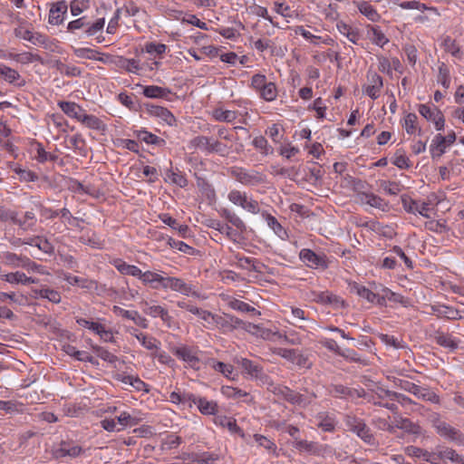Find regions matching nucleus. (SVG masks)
Masks as SVG:
<instances>
[{
    "instance_id": "obj_1",
    "label": "nucleus",
    "mask_w": 464,
    "mask_h": 464,
    "mask_svg": "<svg viewBox=\"0 0 464 464\" xmlns=\"http://www.w3.org/2000/svg\"><path fill=\"white\" fill-rule=\"evenodd\" d=\"M343 422L348 430L355 433L364 442L372 443L373 435L365 421L353 413L345 414Z\"/></svg>"
},
{
    "instance_id": "obj_2",
    "label": "nucleus",
    "mask_w": 464,
    "mask_h": 464,
    "mask_svg": "<svg viewBox=\"0 0 464 464\" xmlns=\"http://www.w3.org/2000/svg\"><path fill=\"white\" fill-rule=\"evenodd\" d=\"M105 25V19L99 18L94 23L87 21L86 16H82L76 20L70 22L67 25V30L70 33L84 28V34L88 37L96 36L98 33H102Z\"/></svg>"
},
{
    "instance_id": "obj_3",
    "label": "nucleus",
    "mask_w": 464,
    "mask_h": 464,
    "mask_svg": "<svg viewBox=\"0 0 464 464\" xmlns=\"http://www.w3.org/2000/svg\"><path fill=\"white\" fill-rule=\"evenodd\" d=\"M231 176L245 186H256L266 181V175L255 170L234 167L230 170Z\"/></svg>"
},
{
    "instance_id": "obj_4",
    "label": "nucleus",
    "mask_w": 464,
    "mask_h": 464,
    "mask_svg": "<svg viewBox=\"0 0 464 464\" xmlns=\"http://www.w3.org/2000/svg\"><path fill=\"white\" fill-rule=\"evenodd\" d=\"M431 421L432 426L435 428L438 434H440L441 437H444L447 440L457 442L459 444H464L463 434L459 430L450 426L449 423L441 420L438 413L433 414Z\"/></svg>"
},
{
    "instance_id": "obj_5",
    "label": "nucleus",
    "mask_w": 464,
    "mask_h": 464,
    "mask_svg": "<svg viewBox=\"0 0 464 464\" xmlns=\"http://www.w3.org/2000/svg\"><path fill=\"white\" fill-rule=\"evenodd\" d=\"M274 353L300 368L309 369L312 366L308 356L297 349L276 348Z\"/></svg>"
},
{
    "instance_id": "obj_6",
    "label": "nucleus",
    "mask_w": 464,
    "mask_h": 464,
    "mask_svg": "<svg viewBox=\"0 0 464 464\" xmlns=\"http://www.w3.org/2000/svg\"><path fill=\"white\" fill-rule=\"evenodd\" d=\"M86 451L87 450L75 444L73 441L63 440L58 447H55L52 450V456L56 459L63 457H70L72 459H75L84 454Z\"/></svg>"
},
{
    "instance_id": "obj_7",
    "label": "nucleus",
    "mask_w": 464,
    "mask_h": 464,
    "mask_svg": "<svg viewBox=\"0 0 464 464\" xmlns=\"http://www.w3.org/2000/svg\"><path fill=\"white\" fill-rule=\"evenodd\" d=\"M300 259L311 268H327L328 264L324 255H318L311 249L304 248L299 253Z\"/></svg>"
},
{
    "instance_id": "obj_8",
    "label": "nucleus",
    "mask_w": 464,
    "mask_h": 464,
    "mask_svg": "<svg viewBox=\"0 0 464 464\" xmlns=\"http://www.w3.org/2000/svg\"><path fill=\"white\" fill-rule=\"evenodd\" d=\"M368 84L363 86V92L372 100H376L383 86L382 78L375 72L368 71L367 72Z\"/></svg>"
},
{
    "instance_id": "obj_9",
    "label": "nucleus",
    "mask_w": 464,
    "mask_h": 464,
    "mask_svg": "<svg viewBox=\"0 0 464 464\" xmlns=\"http://www.w3.org/2000/svg\"><path fill=\"white\" fill-rule=\"evenodd\" d=\"M418 111L426 120L434 123L437 130H442L444 129V115L438 108L434 107L431 109L426 104H420Z\"/></svg>"
},
{
    "instance_id": "obj_10",
    "label": "nucleus",
    "mask_w": 464,
    "mask_h": 464,
    "mask_svg": "<svg viewBox=\"0 0 464 464\" xmlns=\"http://www.w3.org/2000/svg\"><path fill=\"white\" fill-rule=\"evenodd\" d=\"M172 353L179 359L187 362L192 368H198L199 358L196 349L187 345H181L172 349Z\"/></svg>"
},
{
    "instance_id": "obj_11",
    "label": "nucleus",
    "mask_w": 464,
    "mask_h": 464,
    "mask_svg": "<svg viewBox=\"0 0 464 464\" xmlns=\"http://www.w3.org/2000/svg\"><path fill=\"white\" fill-rule=\"evenodd\" d=\"M240 365L250 377L268 383L269 376L264 372L263 368L259 364L246 358H243L240 362Z\"/></svg>"
},
{
    "instance_id": "obj_12",
    "label": "nucleus",
    "mask_w": 464,
    "mask_h": 464,
    "mask_svg": "<svg viewBox=\"0 0 464 464\" xmlns=\"http://www.w3.org/2000/svg\"><path fill=\"white\" fill-rule=\"evenodd\" d=\"M401 202L404 209L409 213H419L424 218H429V210H430V205L427 202H422L419 204L417 201L411 199V198L402 196L401 197Z\"/></svg>"
},
{
    "instance_id": "obj_13",
    "label": "nucleus",
    "mask_w": 464,
    "mask_h": 464,
    "mask_svg": "<svg viewBox=\"0 0 464 464\" xmlns=\"http://www.w3.org/2000/svg\"><path fill=\"white\" fill-rule=\"evenodd\" d=\"M36 222L37 219L34 211H26L22 218H18V213L15 211L14 219L12 221L23 231H34Z\"/></svg>"
},
{
    "instance_id": "obj_14",
    "label": "nucleus",
    "mask_w": 464,
    "mask_h": 464,
    "mask_svg": "<svg viewBox=\"0 0 464 464\" xmlns=\"http://www.w3.org/2000/svg\"><path fill=\"white\" fill-rule=\"evenodd\" d=\"M13 244L34 246L46 254H52L53 252V246L47 239L41 237H34L29 239L16 238L14 240Z\"/></svg>"
},
{
    "instance_id": "obj_15",
    "label": "nucleus",
    "mask_w": 464,
    "mask_h": 464,
    "mask_svg": "<svg viewBox=\"0 0 464 464\" xmlns=\"http://www.w3.org/2000/svg\"><path fill=\"white\" fill-rule=\"evenodd\" d=\"M68 6L64 1L57 2L50 9L48 22L53 25L61 24L64 20Z\"/></svg>"
},
{
    "instance_id": "obj_16",
    "label": "nucleus",
    "mask_w": 464,
    "mask_h": 464,
    "mask_svg": "<svg viewBox=\"0 0 464 464\" xmlns=\"http://www.w3.org/2000/svg\"><path fill=\"white\" fill-rule=\"evenodd\" d=\"M170 289L175 292H179L187 296H193L200 298L199 292L196 289L195 285L186 283L179 277H174L173 284L170 285Z\"/></svg>"
},
{
    "instance_id": "obj_17",
    "label": "nucleus",
    "mask_w": 464,
    "mask_h": 464,
    "mask_svg": "<svg viewBox=\"0 0 464 464\" xmlns=\"http://www.w3.org/2000/svg\"><path fill=\"white\" fill-rule=\"evenodd\" d=\"M393 428L402 430L407 433L414 434V435H419L421 432L420 427L417 423L412 422L408 418H402V417L394 418V425L390 426L388 430L392 432V431H393Z\"/></svg>"
},
{
    "instance_id": "obj_18",
    "label": "nucleus",
    "mask_w": 464,
    "mask_h": 464,
    "mask_svg": "<svg viewBox=\"0 0 464 464\" xmlns=\"http://www.w3.org/2000/svg\"><path fill=\"white\" fill-rule=\"evenodd\" d=\"M58 106L67 116L81 121L84 110L75 102H59Z\"/></svg>"
},
{
    "instance_id": "obj_19",
    "label": "nucleus",
    "mask_w": 464,
    "mask_h": 464,
    "mask_svg": "<svg viewBox=\"0 0 464 464\" xmlns=\"http://www.w3.org/2000/svg\"><path fill=\"white\" fill-rule=\"evenodd\" d=\"M430 309L431 313L434 314L439 318H446L449 320H458L461 318V315L459 314V312L458 310L447 305H431Z\"/></svg>"
},
{
    "instance_id": "obj_20",
    "label": "nucleus",
    "mask_w": 464,
    "mask_h": 464,
    "mask_svg": "<svg viewBox=\"0 0 464 464\" xmlns=\"http://www.w3.org/2000/svg\"><path fill=\"white\" fill-rule=\"evenodd\" d=\"M433 339L439 345L450 349V351H454L459 347V341L454 339L451 334L440 330L433 334Z\"/></svg>"
},
{
    "instance_id": "obj_21",
    "label": "nucleus",
    "mask_w": 464,
    "mask_h": 464,
    "mask_svg": "<svg viewBox=\"0 0 464 464\" xmlns=\"http://www.w3.org/2000/svg\"><path fill=\"white\" fill-rule=\"evenodd\" d=\"M148 111L150 115L160 118L169 126L176 124V118L167 108L158 105H150L148 108Z\"/></svg>"
},
{
    "instance_id": "obj_22",
    "label": "nucleus",
    "mask_w": 464,
    "mask_h": 464,
    "mask_svg": "<svg viewBox=\"0 0 464 464\" xmlns=\"http://www.w3.org/2000/svg\"><path fill=\"white\" fill-rule=\"evenodd\" d=\"M7 264L14 266L30 267L34 266L35 263L32 262L27 256H18L14 253L5 252L3 256Z\"/></svg>"
},
{
    "instance_id": "obj_23",
    "label": "nucleus",
    "mask_w": 464,
    "mask_h": 464,
    "mask_svg": "<svg viewBox=\"0 0 464 464\" xmlns=\"http://www.w3.org/2000/svg\"><path fill=\"white\" fill-rule=\"evenodd\" d=\"M112 264L121 274L141 279L143 272L138 266L129 265L121 259H115Z\"/></svg>"
},
{
    "instance_id": "obj_24",
    "label": "nucleus",
    "mask_w": 464,
    "mask_h": 464,
    "mask_svg": "<svg viewBox=\"0 0 464 464\" xmlns=\"http://www.w3.org/2000/svg\"><path fill=\"white\" fill-rule=\"evenodd\" d=\"M358 197L362 203L368 204L379 209H384L388 206L384 199L372 193H361Z\"/></svg>"
},
{
    "instance_id": "obj_25",
    "label": "nucleus",
    "mask_w": 464,
    "mask_h": 464,
    "mask_svg": "<svg viewBox=\"0 0 464 464\" xmlns=\"http://www.w3.org/2000/svg\"><path fill=\"white\" fill-rule=\"evenodd\" d=\"M417 399L430 401L432 403H440V397L433 391L427 387H421L417 385L416 390L412 393Z\"/></svg>"
},
{
    "instance_id": "obj_26",
    "label": "nucleus",
    "mask_w": 464,
    "mask_h": 464,
    "mask_svg": "<svg viewBox=\"0 0 464 464\" xmlns=\"http://www.w3.org/2000/svg\"><path fill=\"white\" fill-rule=\"evenodd\" d=\"M145 304L147 305V308L144 310L145 314L152 317H160L164 323L169 324L171 316L164 307L156 304L149 305L148 303H145Z\"/></svg>"
},
{
    "instance_id": "obj_27",
    "label": "nucleus",
    "mask_w": 464,
    "mask_h": 464,
    "mask_svg": "<svg viewBox=\"0 0 464 464\" xmlns=\"http://www.w3.org/2000/svg\"><path fill=\"white\" fill-rule=\"evenodd\" d=\"M0 74L10 83H16L18 86L24 85L25 83L24 80L21 82H17L21 79L19 72L5 64H0Z\"/></svg>"
},
{
    "instance_id": "obj_28",
    "label": "nucleus",
    "mask_w": 464,
    "mask_h": 464,
    "mask_svg": "<svg viewBox=\"0 0 464 464\" xmlns=\"http://www.w3.org/2000/svg\"><path fill=\"white\" fill-rule=\"evenodd\" d=\"M336 26L339 33L346 36L350 42L353 44L358 43L360 39V34L356 28H353V26L343 22H338Z\"/></svg>"
},
{
    "instance_id": "obj_29",
    "label": "nucleus",
    "mask_w": 464,
    "mask_h": 464,
    "mask_svg": "<svg viewBox=\"0 0 464 464\" xmlns=\"http://www.w3.org/2000/svg\"><path fill=\"white\" fill-rule=\"evenodd\" d=\"M237 266L242 269L251 270L257 273H262V268L265 266L264 264L260 262H256V260L250 257L245 256H237Z\"/></svg>"
},
{
    "instance_id": "obj_30",
    "label": "nucleus",
    "mask_w": 464,
    "mask_h": 464,
    "mask_svg": "<svg viewBox=\"0 0 464 464\" xmlns=\"http://www.w3.org/2000/svg\"><path fill=\"white\" fill-rule=\"evenodd\" d=\"M446 145V138L441 134L436 135L430 145L432 159L441 157L445 152Z\"/></svg>"
},
{
    "instance_id": "obj_31",
    "label": "nucleus",
    "mask_w": 464,
    "mask_h": 464,
    "mask_svg": "<svg viewBox=\"0 0 464 464\" xmlns=\"http://www.w3.org/2000/svg\"><path fill=\"white\" fill-rule=\"evenodd\" d=\"M357 7L361 14L372 22H378L381 19V15L378 14L376 9L368 2L361 1L357 4Z\"/></svg>"
},
{
    "instance_id": "obj_32",
    "label": "nucleus",
    "mask_w": 464,
    "mask_h": 464,
    "mask_svg": "<svg viewBox=\"0 0 464 464\" xmlns=\"http://www.w3.org/2000/svg\"><path fill=\"white\" fill-rule=\"evenodd\" d=\"M198 411L202 414L215 415L218 411V404L214 401H208L206 398H198L196 401Z\"/></svg>"
},
{
    "instance_id": "obj_33",
    "label": "nucleus",
    "mask_w": 464,
    "mask_h": 464,
    "mask_svg": "<svg viewBox=\"0 0 464 464\" xmlns=\"http://www.w3.org/2000/svg\"><path fill=\"white\" fill-rule=\"evenodd\" d=\"M210 141H211V137L199 135V136L193 138L189 141L188 148L193 149V150H200L209 154Z\"/></svg>"
},
{
    "instance_id": "obj_34",
    "label": "nucleus",
    "mask_w": 464,
    "mask_h": 464,
    "mask_svg": "<svg viewBox=\"0 0 464 464\" xmlns=\"http://www.w3.org/2000/svg\"><path fill=\"white\" fill-rule=\"evenodd\" d=\"M80 122H82L87 128L92 130H105L106 128L105 124L98 117L91 114H86L85 112L82 115Z\"/></svg>"
},
{
    "instance_id": "obj_35",
    "label": "nucleus",
    "mask_w": 464,
    "mask_h": 464,
    "mask_svg": "<svg viewBox=\"0 0 464 464\" xmlns=\"http://www.w3.org/2000/svg\"><path fill=\"white\" fill-rule=\"evenodd\" d=\"M160 218L164 224L169 226L173 229H177L179 234L182 237H186L189 230V227L187 225L179 224L175 218H171L168 214L160 215Z\"/></svg>"
},
{
    "instance_id": "obj_36",
    "label": "nucleus",
    "mask_w": 464,
    "mask_h": 464,
    "mask_svg": "<svg viewBox=\"0 0 464 464\" xmlns=\"http://www.w3.org/2000/svg\"><path fill=\"white\" fill-rule=\"evenodd\" d=\"M263 217H265L266 223L268 227L273 229V231L282 239H285V237H287V233L285 229L281 226V224L277 221V219L268 214V213H263Z\"/></svg>"
},
{
    "instance_id": "obj_37",
    "label": "nucleus",
    "mask_w": 464,
    "mask_h": 464,
    "mask_svg": "<svg viewBox=\"0 0 464 464\" xmlns=\"http://www.w3.org/2000/svg\"><path fill=\"white\" fill-rule=\"evenodd\" d=\"M4 278L6 282L11 284L29 285L35 282L34 278L26 276L25 274L22 272L6 274L4 276Z\"/></svg>"
},
{
    "instance_id": "obj_38",
    "label": "nucleus",
    "mask_w": 464,
    "mask_h": 464,
    "mask_svg": "<svg viewBox=\"0 0 464 464\" xmlns=\"http://www.w3.org/2000/svg\"><path fill=\"white\" fill-rule=\"evenodd\" d=\"M438 457L441 459H450L456 464H464V456L459 455L450 448H444L438 451Z\"/></svg>"
},
{
    "instance_id": "obj_39",
    "label": "nucleus",
    "mask_w": 464,
    "mask_h": 464,
    "mask_svg": "<svg viewBox=\"0 0 464 464\" xmlns=\"http://www.w3.org/2000/svg\"><path fill=\"white\" fill-rule=\"evenodd\" d=\"M227 305L236 311L241 312V313H250V312H256V314L260 315V312L256 311L255 307L250 306L248 304L236 299V298H228L227 300Z\"/></svg>"
},
{
    "instance_id": "obj_40",
    "label": "nucleus",
    "mask_w": 464,
    "mask_h": 464,
    "mask_svg": "<svg viewBox=\"0 0 464 464\" xmlns=\"http://www.w3.org/2000/svg\"><path fill=\"white\" fill-rule=\"evenodd\" d=\"M215 422L223 427H227L233 433H241L243 436V431L241 428H239L237 424L235 419L226 416H218L215 418Z\"/></svg>"
},
{
    "instance_id": "obj_41",
    "label": "nucleus",
    "mask_w": 464,
    "mask_h": 464,
    "mask_svg": "<svg viewBox=\"0 0 464 464\" xmlns=\"http://www.w3.org/2000/svg\"><path fill=\"white\" fill-rule=\"evenodd\" d=\"M170 93V91L156 85L146 86L143 89V94L148 98H164Z\"/></svg>"
},
{
    "instance_id": "obj_42",
    "label": "nucleus",
    "mask_w": 464,
    "mask_h": 464,
    "mask_svg": "<svg viewBox=\"0 0 464 464\" xmlns=\"http://www.w3.org/2000/svg\"><path fill=\"white\" fill-rule=\"evenodd\" d=\"M353 392L351 388L342 384H332L329 387V393L334 398H350L353 397Z\"/></svg>"
},
{
    "instance_id": "obj_43",
    "label": "nucleus",
    "mask_w": 464,
    "mask_h": 464,
    "mask_svg": "<svg viewBox=\"0 0 464 464\" xmlns=\"http://www.w3.org/2000/svg\"><path fill=\"white\" fill-rule=\"evenodd\" d=\"M135 134L139 140L146 142L147 144L161 145L165 142L163 139L145 130H136Z\"/></svg>"
},
{
    "instance_id": "obj_44",
    "label": "nucleus",
    "mask_w": 464,
    "mask_h": 464,
    "mask_svg": "<svg viewBox=\"0 0 464 464\" xmlns=\"http://www.w3.org/2000/svg\"><path fill=\"white\" fill-rule=\"evenodd\" d=\"M73 53L78 58L104 62L102 57H99L100 53L91 48H74Z\"/></svg>"
},
{
    "instance_id": "obj_45",
    "label": "nucleus",
    "mask_w": 464,
    "mask_h": 464,
    "mask_svg": "<svg viewBox=\"0 0 464 464\" xmlns=\"http://www.w3.org/2000/svg\"><path fill=\"white\" fill-rule=\"evenodd\" d=\"M398 5L402 9H415L419 10L420 12H424L426 10L431 11L438 14L437 8L435 7H429L425 4L420 3V1H405L398 3Z\"/></svg>"
},
{
    "instance_id": "obj_46",
    "label": "nucleus",
    "mask_w": 464,
    "mask_h": 464,
    "mask_svg": "<svg viewBox=\"0 0 464 464\" xmlns=\"http://www.w3.org/2000/svg\"><path fill=\"white\" fill-rule=\"evenodd\" d=\"M117 422L121 426V430L125 427H131L137 425L140 419L137 418L134 415H131L130 413L127 411H122L117 418Z\"/></svg>"
},
{
    "instance_id": "obj_47",
    "label": "nucleus",
    "mask_w": 464,
    "mask_h": 464,
    "mask_svg": "<svg viewBox=\"0 0 464 464\" xmlns=\"http://www.w3.org/2000/svg\"><path fill=\"white\" fill-rule=\"evenodd\" d=\"M161 279H162V276L158 274V273H155V272H151V271H146L144 273H142V276H141V281L143 284L145 285H150L152 288L154 289H158L159 288V285L160 283L161 282Z\"/></svg>"
},
{
    "instance_id": "obj_48",
    "label": "nucleus",
    "mask_w": 464,
    "mask_h": 464,
    "mask_svg": "<svg viewBox=\"0 0 464 464\" xmlns=\"http://www.w3.org/2000/svg\"><path fill=\"white\" fill-rule=\"evenodd\" d=\"M213 117L222 122H232L237 118V112L234 111H223L222 109H216L213 111Z\"/></svg>"
},
{
    "instance_id": "obj_49",
    "label": "nucleus",
    "mask_w": 464,
    "mask_h": 464,
    "mask_svg": "<svg viewBox=\"0 0 464 464\" xmlns=\"http://www.w3.org/2000/svg\"><path fill=\"white\" fill-rule=\"evenodd\" d=\"M228 200L236 206L244 208L246 200L248 199L246 193L241 192L237 189L231 190L227 195Z\"/></svg>"
},
{
    "instance_id": "obj_50",
    "label": "nucleus",
    "mask_w": 464,
    "mask_h": 464,
    "mask_svg": "<svg viewBox=\"0 0 464 464\" xmlns=\"http://www.w3.org/2000/svg\"><path fill=\"white\" fill-rule=\"evenodd\" d=\"M65 280L72 285H78L82 288L92 289L96 282L93 280H89L83 277H78L75 276H68L65 277Z\"/></svg>"
},
{
    "instance_id": "obj_51",
    "label": "nucleus",
    "mask_w": 464,
    "mask_h": 464,
    "mask_svg": "<svg viewBox=\"0 0 464 464\" xmlns=\"http://www.w3.org/2000/svg\"><path fill=\"white\" fill-rule=\"evenodd\" d=\"M253 146L260 150L263 155H268L273 152L272 147L268 144L267 140L263 136L256 137L252 142Z\"/></svg>"
},
{
    "instance_id": "obj_52",
    "label": "nucleus",
    "mask_w": 464,
    "mask_h": 464,
    "mask_svg": "<svg viewBox=\"0 0 464 464\" xmlns=\"http://www.w3.org/2000/svg\"><path fill=\"white\" fill-rule=\"evenodd\" d=\"M260 96L267 101L272 102L277 96V90L274 82H267L262 90L259 91Z\"/></svg>"
},
{
    "instance_id": "obj_53",
    "label": "nucleus",
    "mask_w": 464,
    "mask_h": 464,
    "mask_svg": "<svg viewBox=\"0 0 464 464\" xmlns=\"http://www.w3.org/2000/svg\"><path fill=\"white\" fill-rule=\"evenodd\" d=\"M137 340L140 341L141 345L148 350H157L159 349V345L157 344V340L154 337L147 336L143 333H138L134 334Z\"/></svg>"
},
{
    "instance_id": "obj_54",
    "label": "nucleus",
    "mask_w": 464,
    "mask_h": 464,
    "mask_svg": "<svg viewBox=\"0 0 464 464\" xmlns=\"http://www.w3.org/2000/svg\"><path fill=\"white\" fill-rule=\"evenodd\" d=\"M14 59L17 63H21L23 64L34 63V62H41L42 63V57L37 53H32L29 52L17 53L14 55Z\"/></svg>"
},
{
    "instance_id": "obj_55",
    "label": "nucleus",
    "mask_w": 464,
    "mask_h": 464,
    "mask_svg": "<svg viewBox=\"0 0 464 464\" xmlns=\"http://www.w3.org/2000/svg\"><path fill=\"white\" fill-rule=\"evenodd\" d=\"M209 154L210 153H218L219 154L220 156H227L228 154V147L220 142L219 140L214 139L211 137V141H210V144H209Z\"/></svg>"
},
{
    "instance_id": "obj_56",
    "label": "nucleus",
    "mask_w": 464,
    "mask_h": 464,
    "mask_svg": "<svg viewBox=\"0 0 464 464\" xmlns=\"http://www.w3.org/2000/svg\"><path fill=\"white\" fill-rule=\"evenodd\" d=\"M370 30L372 32V42L376 45L382 47L389 42V39L380 30L378 26H370Z\"/></svg>"
},
{
    "instance_id": "obj_57",
    "label": "nucleus",
    "mask_w": 464,
    "mask_h": 464,
    "mask_svg": "<svg viewBox=\"0 0 464 464\" xmlns=\"http://www.w3.org/2000/svg\"><path fill=\"white\" fill-rule=\"evenodd\" d=\"M89 7V0H73L70 4V10L73 16H78Z\"/></svg>"
},
{
    "instance_id": "obj_58",
    "label": "nucleus",
    "mask_w": 464,
    "mask_h": 464,
    "mask_svg": "<svg viewBox=\"0 0 464 464\" xmlns=\"http://www.w3.org/2000/svg\"><path fill=\"white\" fill-rule=\"evenodd\" d=\"M418 117L415 113H408L404 118L403 127L408 134H412L417 130Z\"/></svg>"
},
{
    "instance_id": "obj_59",
    "label": "nucleus",
    "mask_w": 464,
    "mask_h": 464,
    "mask_svg": "<svg viewBox=\"0 0 464 464\" xmlns=\"http://www.w3.org/2000/svg\"><path fill=\"white\" fill-rule=\"evenodd\" d=\"M28 42H30L34 45L47 47L50 41L46 35L38 32L32 31Z\"/></svg>"
},
{
    "instance_id": "obj_60",
    "label": "nucleus",
    "mask_w": 464,
    "mask_h": 464,
    "mask_svg": "<svg viewBox=\"0 0 464 464\" xmlns=\"http://www.w3.org/2000/svg\"><path fill=\"white\" fill-rule=\"evenodd\" d=\"M92 349L96 352L97 355L105 362L113 363L118 361V357L108 350L101 346H92Z\"/></svg>"
},
{
    "instance_id": "obj_61",
    "label": "nucleus",
    "mask_w": 464,
    "mask_h": 464,
    "mask_svg": "<svg viewBox=\"0 0 464 464\" xmlns=\"http://www.w3.org/2000/svg\"><path fill=\"white\" fill-rule=\"evenodd\" d=\"M167 177L172 183L178 185L180 188H184L188 185L186 177L179 171L171 170L167 174Z\"/></svg>"
},
{
    "instance_id": "obj_62",
    "label": "nucleus",
    "mask_w": 464,
    "mask_h": 464,
    "mask_svg": "<svg viewBox=\"0 0 464 464\" xmlns=\"http://www.w3.org/2000/svg\"><path fill=\"white\" fill-rule=\"evenodd\" d=\"M380 186L390 195H397L401 192V185L395 181L382 180Z\"/></svg>"
},
{
    "instance_id": "obj_63",
    "label": "nucleus",
    "mask_w": 464,
    "mask_h": 464,
    "mask_svg": "<svg viewBox=\"0 0 464 464\" xmlns=\"http://www.w3.org/2000/svg\"><path fill=\"white\" fill-rule=\"evenodd\" d=\"M379 339L388 346H392L395 349L403 348L404 345L400 342L397 338L392 335H389L386 334H379Z\"/></svg>"
},
{
    "instance_id": "obj_64",
    "label": "nucleus",
    "mask_w": 464,
    "mask_h": 464,
    "mask_svg": "<svg viewBox=\"0 0 464 464\" xmlns=\"http://www.w3.org/2000/svg\"><path fill=\"white\" fill-rule=\"evenodd\" d=\"M39 295L43 298H47L52 303L58 304L61 302V295L55 290L44 288L40 290Z\"/></svg>"
}]
</instances>
